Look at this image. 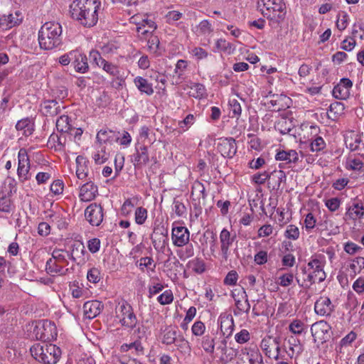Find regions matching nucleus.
<instances>
[{
    "instance_id": "nucleus-1",
    "label": "nucleus",
    "mask_w": 364,
    "mask_h": 364,
    "mask_svg": "<svg viewBox=\"0 0 364 364\" xmlns=\"http://www.w3.org/2000/svg\"><path fill=\"white\" fill-rule=\"evenodd\" d=\"M100 2L97 0H76L70 5L71 17L85 27H92L98 21Z\"/></svg>"
},
{
    "instance_id": "nucleus-2",
    "label": "nucleus",
    "mask_w": 364,
    "mask_h": 364,
    "mask_svg": "<svg viewBox=\"0 0 364 364\" xmlns=\"http://www.w3.org/2000/svg\"><path fill=\"white\" fill-rule=\"evenodd\" d=\"M62 26L55 21L45 23L38 31V42L41 49L51 50L62 43Z\"/></svg>"
},
{
    "instance_id": "nucleus-3",
    "label": "nucleus",
    "mask_w": 364,
    "mask_h": 364,
    "mask_svg": "<svg viewBox=\"0 0 364 364\" xmlns=\"http://www.w3.org/2000/svg\"><path fill=\"white\" fill-rule=\"evenodd\" d=\"M31 355L43 364H56L61 356L59 347L51 343H36L30 348Z\"/></svg>"
},
{
    "instance_id": "nucleus-4",
    "label": "nucleus",
    "mask_w": 364,
    "mask_h": 364,
    "mask_svg": "<svg viewBox=\"0 0 364 364\" xmlns=\"http://www.w3.org/2000/svg\"><path fill=\"white\" fill-rule=\"evenodd\" d=\"M307 267L309 271L306 277H303L301 279V275L295 277L298 285L301 287H309L311 284L316 282L320 283L325 280L326 273L323 270V262L318 259H313L311 260Z\"/></svg>"
},
{
    "instance_id": "nucleus-5",
    "label": "nucleus",
    "mask_w": 364,
    "mask_h": 364,
    "mask_svg": "<svg viewBox=\"0 0 364 364\" xmlns=\"http://www.w3.org/2000/svg\"><path fill=\"white\" fill-rule=\"evenodd\" d=\"M263 4L262 15L268 18L271 25H278L286 14V5L283 0H260Z\"/></svg>"
},
{
    "instance_id": "nucleus-6",
    "label": "nucleus",
    "mask_w": 364,
    "mask_h": 364,
    "mask_svg": "<svg viewBox=\"0 0 364 364\" xmlns=\"http://www.w3.org/2000/svg\"><path fill=\"white\" fill-rule=\"evenodd\" d=\"M33 324L32 334L36 340H41L46 343L56 338L57 329L54 323L48 320H42L36 321Z\"/></svg>"
},
{
    "instance_id": "nucleus-7",
    "label": "nucleus",
    "mask_w": 364,
    "mask_h": 364,
    "mask_svg": "<svg viewBox=\"0 0 364 364\" xmlns=\"http://www.w3.org/2000/svg\"><path fill=\"white\" fill-rule=\"evenodd\" d=\"M68 264L64 252L62 250H55L52 253V257L50 258L46 265V272L50 275L56 274H65L68 269L64 270L63 264Z\"/></svg>"
},
{
    "instance_id": "nucleus-8",
    "label": "nucleus",
    "mask_w": 364,
    "mask_h": 364,
    "mask_svg": "<svg viewBox=\"0 0 364 364\" xmlns=\"http://www.w3.org/2000/svg\"><path fill=\"white\" fill-rule=\"evenodd\" d=\"M117 316L123 326L133 328L136 326L137 318L134 314L132 307L127 302L119 304L116 309Z\"/></svg>"
},
{
    "instance_id": "nucleus-9",
    "label": "nucleus",
    "mask_w": 364,
    "mask_h": 364,
    "mask_svg": "<svg viewBox=\"0 0 364 364\" xmlns=\"http://www.w3.org/2000/svg\"><path fill=\"white\" fill-rule=\"evenodd\" d=\"M311 333L315 343L323 344L330 339L331 327L326 321H319L311 325Z\"/></svg>"
},
{
    "instance_id": "nucleus-10",
    "label": "nucleus",
    "mask_w": 364,
    "mask_h": 364,
    "mask_svg": "<svg viewBox=\"0 0 364 364\" xmlns=\"http://www.w3.org/2000/svg\"><path fill=\"white\" fill-rule=\"evenodd\" d=\"M85 217L91 225H100L104 217L102 207L96 203L90 204L85 210Z\"/></svg>"
},
{
    "instance_id": "nucleus-11",
    "label": "nucleus",
    "mask_w": 364,
    "mask_h": 364,
    "mask_svg": "<svg viewBox=\"0 0 364 364\" xmlns=\"http://www.w3.org/2000/svg\"><path fill=\"white\" fill-rule=\"evenodd\" d=\"M279 338L271 337L264 338L261 342V348L269 358L279 360Z\"/></svg>"
},
{
    "instance_id": "nucleus-12",
    "label": "nucleus",
    "mask_w": 364,
    "mask_h": 364,
    "mask_svg": "<svg viewBox=\"0 0 364 364\" xmlns=\"http://www.w3.org/2000/svg\"><path fill=\"white\" fill-rule=\"evenodd\" d=\"M352 87L353 82L350 79L342 78L339 83L334 86L332 91L333 96L338 100H347L350 96Z\"/></svg>"
},
{
    "instance_id": "nucleus-13",
    "label": "nucleus",
    "mask_w": 364,
    "mask_h": 364,
    "mask_svg": "<svg viewBox=\"0 0 364 364\" xmlns=\"http://www.w3.org/2000/svg\"><path fill=\"white\" fill-rule=\"evenodd\" d=\"M18 166L17 169V174L18 178L22 181H26L28 178V174L30 169L29 159L27 151L25 149H21L18 154Z\"/></svg>"
},
{
    "instance_id": "nucleus-14",
    "label": "nucleus",
    "mask_w": 364,
    "mask_h": 364,
    "mask_svg": "<svg viewBox=\"0 0 364 364\" xmlns=\"http://www.w3.org/2000/svg\"><path fill=\"white\" fill-rule=\"evenodd\" d=\"M218 151L223 157L232 158L237 152V145L233 138L220 139L217 146Z\"/></svg>"
},
{
    "instance_id": "nucleus-15",
    "label": "nucleus",
    "mask_w": 364,
    "mask_h": 364,
    "mask_svg": "<svg viewBox=\"0 0 364 364\" xmlns=\"http://www.w3.org/2000/svg\"><path fill=\"white\" fill-rule=\"evenodd\" d=\"M171 237L173 244L176 247H183L190 240V232L183 226L174 227L172 229Z\"/></svg>"
},
{
    "instance_id": "nucleus-16",
    "label": "nucleus",
    "mask_w": 364,
    "mask_h": 364,
    "mask_svg": "<svg viewBox=\"0 0 364 364\" xmlns=\"http://www.w3.org/2000/svg\"><path fill=\"white\" fill-rule=\"evenodd\" d=\"M314 311L316 314L321 316H329L334 311V306L327 296H321L314 304Z\"/></svg>"
},
{
    "instance_id": "nucleus-17",
    "label": "nucleus",
    "mask_w": 364,
    "mask_h": 364,
    "mask_svg": "<svg viewBox=\"0 0 364 364\" xmlns=\"http://www.w3.org/2000/svg\"><path fill=\"white\" fill-rule=\"evenodd\" d=\"M236 235H232L227 229H223L220 234V250L223 257L227 260L230 255L229 247L232 245Z\"/></svg>"
},
{
    "instance_id": "nucleus-18",
    "label": "nucleus",
    "mask_w": 364,
    "mask_h": 364,
    "mask_svg": "<svg viewBox=\"0 0 364 364\" xmlns=\"http://www.w3.org/2000/svg\"><path fill=\"white\" fill-rule=\"evenodd\" d=\"M97 194L98 188L92 181H88L80 187L79 198L82 201H91L96 198Z\"/></svg>"
},
{
    "instance_id": "nucleus-19",
    "label": "nucleus",
    "mask_w": 364,
    "mask_h": 364,
    "mask_svg": "<svg viewBox=\"0 0 364 364\" xmlns=\"http://www.w3.org/2000/svg\"><path fill=\"white\" fill-rule=\"evenodd\" d=\"M60 103L55 100L44 101L41 105V111L42 114L46 117H53L62 111Z\"/></svg>"
},
{
    "instance_id": "nucleus-20",
    "label": "nucleus",
    "mask_w": 364,
    "mask_h": 364,
    "mask_svg": "<svg viewBox=\"0 0 364 364\" xmlns=\"http://www.w3.org/2000/svg\"><path fill=\"white\" fill-rule=\"evenodd\" d=\"M103 309L102 302L97 300L87 301L83 305V312L86 318L92 319L98 316Z\"/></svg>"
},
{
    "instance_id": "nucleus-21",
    "label": "nucleus",
    "mask_w": 364,
    "mask_h": 364,
    "mask_svg": "<svg viewBox=\"0 0 364 364\" xmlns=\"http://www.w3.org/2000/svg\"><path fill=\"white\" fill-rule=\"evenodd\" d=\"M23 19L22 13L20 11H16L14 14H10L7 16H3L0 18V26L3 29H9L19 25Z\"/></svg>"
},
{
    "instance_id": "nucleus-22",
    "label": "nucleus",
    "mask_w": 364,
    "mask_h": 364,
    "mask_svg": "<svg viewBox=\"0 0 364 364\" xmlns=\"http://www.w3.org/2000/svg\"><path fill=\"white\" fill-rule=\"evenodd\" d=\"M72 65L76 72L85 73L89 70L87 56L78 50H75Z\"/></svg>"
},
{
    "instance_id": "nucleus-23",
    "label": "nucleus",
    "mask_w": 364,
    "mask_h": 364,
    "mask_svg": "<svg viewBox=\"0 0 364 364\" xmlns=\"http://www.w3.org/2000/svg\"><path fill=\"white\" fill-rule=\"evenodd\" d=\"M364 215V205L362 203H353L352 205H350L346 214L344 219L347 220H355L357 219L361 218Z\"/></svg>"
},
{
    "instance_id": "nucleus-24",
    "label": "nucleus",
    "mask_w": 364,
    "mask_h": 364,
    "mask_svg": "<svg viewBox=\"0 0 364 364\" xmlns=\"http://www.w3.org/2000/svg\"><path fill=\"white\" fill-rule=\"evenodd\" d=\"M135 167L144 166L149 162V156L147 146L145 145L136 148V154L134 155Z\"/></svg>"
},
{
    "instance_id": "nucleus-25",
    "label": "nucleus",
    "mask_w": 364,
    "mask_h": 364,
    "mask_svg": "<svg viewBox=\"0 0 364 364\" xmlns=\"http://www.w3.org/2000/svg\"><path fill=\"white\" fill-rule=\"evenodd\" d=\"M76 176L80 180L85 179L88 175V168L86 158L82 156H77L76 158Z\"/></svg>"
},
{
    "instance_id": "nucleus-26",
    "label": "nucleus",
    "mask_w": 364,
    "mask_h": 364,
    "mask_svg": "<svg viewBox=\"0 0 364 364\" xmlns=\"http://www.w3.org/2000/svg\"><path fill=\"white\" fill-rule=\"evenodd\" d=\"M123 351L128 352L127 355H133V357L139 356L144 355V348L141 346V342L134 341L129 344H124L121 347Z\"/></svg>"
},
{
    "instance_id": "nucleus-27",
    "label": "nucleus",
    "mask_w": 364,
    "mask_h": 364,
    "mask_svg": "<svg viewBox=\"0 0 364 364\" xmlns=\"http://www.w3.org/2000/svg\"><path fill=\"white\" fill-rule=\"evenodd\" d=\"M287 342L289 347V351H286V353L290 358H292L295 353L299 355L302 353L303 348L298 338L291 336L288 338Z\"/></svg>"
},
{
    "instance_id": "nucleus-28",
    "label": "nucleus",
    "mask_w": 364,
    "mask_h": 364,
    "mask_svg": "<svg viewBox=\"0 0 364 364\" xmlns=\"http://www.w3.org/2000/svg\"><path fill=\"white\" fill-rule=\"evenodd\" d=\"M275 159L277 161H286L287 163H296L299 161V156L295 150H282L277 152Z\"/></svg>"
},
{
    "instance_id": "nucleus-29",
    "label": "nucleus",
    "mask_w": 364,
    "mask_h": 364,
    "mask_svg": "<svg viewBox=\"0 0 364 364\" xmlns=\"http://www.w3.org/2000/svg\"><path fill=\"white\" fill-rule=\"evenodd\" d=\"M226 344L227 341L225 340H223L221 346L218 348V349H220L222 353L220 360L225 363L232 360L237 355L236 350L232 348H228Z\"/></svg>"
},
{
    "instance_id": "nucleus-30",
    "label": "nucleus",
    "mask_w": 364,
    "mask_h": 364,
    "mask_svg": "<svg viewBox=\"0 0 364 364\" xmlns=\"http://www.w3.org/2000/svg\"><path fill=\"white\" fill-rule=\"evenodd\" d=\"M345 106L343 103L340 102H334L331 104L328 116L329 119L333 120L337 119L340 116L344 114Z\"/></svg>"
},
{
    "instance_id": "nucleus-31",
    "label": "nucleus",
    "mask_w": 364,
    "mask_h": 364,
    "mask_svg": "<svg viewBox=\"0 0 364 364\" xmlns=\"http://www.w3.org/2000/svg\"><path fill=\"white\" fill-rule=\"evenodd\" d=\"M72 127L68 115H60L56 121L57 130L61 133L72 134Z\"/></svg>"
},
{
    "instance_id": "nucleus-32",
    "label": "nucleus",
    "mask_w": 364,
    "mask_h": 364,
    "mask_svg": "<svg viewBox=\"0 0 364 364\" xmlns=\"http://www.w3.org/2000/svg\"><path fill=\"white\" fill-rule=\"evenodd\" d=\"M136 87L144 93L147 95H151L154 93V89L152 85L149 83L148 80L142 77H136L134 80Z\"/></svg>"
},
{
    "instance_id": "nucleus-33",
    "label": "nucleus",
    "mask_w": 364,
    "mask_h": 364,
    "mask_svg": "<svg viewBox=\"0 0 364 364\" xmlns=\"http://www.w3.org/2000/svg\"><path fill=\"white\" fill-rule=\"evenodd\" d=\"M17 130L23 131L25 136H30L33 132V124L29 118H25L19 120L16 124Z\"/></svg>"
},
{
    "instance_id": "nucleus-34",
    "label": "nucleus",
    "mask_w": 364,
    "mask_h": 364,
    "mask_svg": "<svg viewBox=\"0 0 364 364\" xmlns=\"http://www.w3.org/2000/svg\"><path fill=\"white\" fill-rule=\"evenodd\" d=\"M243 355L242 359H245L248 364H264L262 355L257 350H251Z\"/></svg>"
},
{
    "instance_id": "nucleus-35",
    "label": "nucleus",
    "mask_w": 364,
    "mask_h": 364,
    "mask_svg": "<svg viewBox=\"0 0 364 364\" xmlns=\"http://www.w3.org/2000/svg\"><path fill=\"white\" fill-rule=\"evenodd\" d=\"M274 182V189L279 190L281 184L286 181L287 176L285 173L282 170H274L270 172V178Z\"/></svg>"
},
{
    "instance_id": "nucleus-36",
    "label": "nucleus",
    "mask_w": 364,
    "mask_h": 364,
    "mask_svg": "<svg viewBox=\"0 0 364 364\" xmlns=\"http://www.w3.org/2000/svg\"><path fill=\"white\" fill-rule=\"evenodd\" d=\"M177 350L182 354H190L191 346L187 340L181 335H179L173 343Z\"/></svg>"
},
{
    "instance_id": "nucleus-37",
    "label": "nucleus",
    "mask_w": 364,
    "mask_h": 364,
    "mask_svg": "<svg viewBox=\"0 0 364 364\" xmlns=\"http://www.w3.org/2000/svg\"><path fill=\"white\" fill-rule=\"evenodd\" d=\"M178 336L176 329L171 327L166 328L163 334L162 343L166 345L173 344Z\"/></svg>"
},
{
    "instance_id": "nucleus-38",
    "label": "nucleus",
    "mask_w": 364,
    "mask_h": 364,
    "mask_svg": "<svg viewBox=\"0 0 364 364\" xmlns=\"http://www.w3.org/2000/svg\"><path fill=\"white\" fill-rule=\"evenodd\" d=\"M234 327L232 317L229 318L227 316L225 318H222L220 321V330L224 336L228 338L231 336Z\"/></svg>"
},
{
    "instance_id": "nucleus-39",
    "label": "nucleus",
    "mask_w": 364,
    "mask_h": 364,
    "mask_svg": "<svg viewBox=\"0 0 364 364\" xmlns=\"http://www.w3.org/2000/svg\"><path fill=\"white\" fill-rule=\"evenodd\" d=\"M187 267L198 274H202L205 270V262L199 257L190 260L187 264Z\"/></svg>"
},
{
    "instance_id": "nucleus-40",
    "label": "nucleus",
    "mask_w": 364,
    "mask_h": 364,
    "mask_svg": "<svg viewBox=\"0 0 364 364\" xmlns=\"http://www.w3.org/2000/svg\"><path fill=\"white\" fill-rule=\"evenodd\" d=\"M275 128L281 134H286L291 130V123L285 118H282L276 122Z\"/></svg>"
},
{
    "instance_id": "nucleus-41",
    "label": "nucleus",
    "mask_w": 364,
    "mask_h": 364,
    "mask_svg": "<svg viewBox=\"0 0 364 364\" xmlns=\"http://www.w3.org/2000/svg\"><path fill=\"white\" fill-rule=\"evenodd\" d=\"M185 247L177 252V255L181 260H186L194 255V248L192 244H186Z\"/></svg>"
},
{
    "instance_id": "nucleus-42",
    "label": "nucleus",
    "mask_w": 364,
    "mask_h": 364,
    "mask_svg": "<svg viewBox=\"0 0 364 364\" xmlns=\"http://www.w3.org/2000/svg\"><path fill=\"white\" fill-rule=\"evenodd\" d=\"M14 209V205L9 196H4L0 198V211L11 213Z\"/></svg>"
},
{
    "instance_id": "nucleus-43",
    "label": "nucleus",
    "mask_w": 364,
    "mask_h": 364,
    "mask_svg": "<svg viewBox=\"0 0 364 364\" xmlns=\"http://www.w3.org/2000/svg\"><path fill=\"white\" fill-rule=\"evenodd\" d=\"M311 140L309 146L313 152L322 151L326 147V143L321 136H316L315 139Z\"/></svg>"
},
{
    "instance_id": "nucleus-44",
    "label": "nucleus",
    "mask_w": 364,
    "mask_h": 364,
    "mask_svg": "<svg viewBox=\"0 0 364 364\" xmlns=\"http://www.w3.org/2000/svg\"><path fill=\"white\" fill-rule=\"evenodd\" d=\"M48 143L53 144L56 149L60 150L64 147L66 143V138L65 136H59L57 134H53L49 137Z\"/></svg>"
},
{
    "instance_id": "nucleus-45",
    "label": "nucleus",
    "mask_w": 364,
    "mask_h": 364,
    "mask_svg": "<svg viewBox=\"0 0 364 364\" xmlns=\"http://www.w3.org/2000/svg\"><path fill=\"white\" fill-rule=\"evenodd\" d=\"M243 294L244 296L242 297L245 299V301L242 302L240 300H236L235 305L237 306V310L240 312H245L246 314H248L250 310V304L249 303L247 294L245 291H243Z\"/></svg>"
},
{
    "instance_id": "nucleus-46",
    "label": "nucleus",
    "mask_w": 364,
    "mask_h": 364,
    "mask_svg": "<svg viewBox=\"0 0 364 364\" xmlns=\"http://www.w3.org/2000/svg\"><path fill=\"white\" fill-rule=\"evenodd\" d=\"M202 348L205 352L213 353L215 349L214 339L208 335L205 336L202 340Z\"/></svg>"
},
{
    "instance_id": "nucleus-47",
    "label": "nucleus",
    "mask_w": 364,
    "mask_h": 364,
    "mask_svg": "<svg viewBox=\"0 0 364 364\" xmlns=\"http://www.w3.org/2000/svg\"><path fill=\"white\" fill-rule=\"evenodd\" d=\"M147 218V210L143 207H139L135 210V222L138 225H142Z\"/></svg>"
},
{
    "instance_id": "nucleus-48",
    "label": "nucleus",
    "mask_w": 364,
    "mask_h": 364,
    "mask_svg": "<svg viewBox=\"0 0 364 364\" xmlns=\"http://www.w3.org/2000/svg\"><path fill=\"white\" fill-rule=\"evenodd\" d=\"M90 60L92 65H96L99 68H101V65L105 62V59H103L100 55V53L96 50H92L90 52Z\"/></svg>"
},
{
    "instance_id": "nucleus-49",
    "label": "nucleus",
    "mask_w": 364,
    "mask_h": 364,
    "mask_svg": "<svg viewBox=\"0 0 364 364\" xmlns=\"http://www.w3.org/2000/svg\"><path fill=\"white\" fill-rule=\"evenodd\" d=\"M229 105L230 112L232 113V117H236L237 119L240 117L242 108L240 102L236 99L230 100Z\"/></svg>"
},
{
    "instance_id": "nucleus-50",
    "label": "nucleus",
    "mask_w": 364,
    "mask_h": 364,
    "mask_svg": "<svg viewBox=\"0 0 364 364\" xmlns=\"http://www.w3.org/2000/svg\"><path fill=\"white\" fill-rule=\"evenodd\" d=\"M157 300L161 305L171 304L173 300V296L171 291L166 290L163 294L158 296Z\"/></svg>"
},
{
    "instance_id": "nucleus-51",
    "label": "nucleus",
    "mask_w": 364,
    "mask_h": 364,
    "mask_svg": "<svg viewBox=\"0 0 364 364\" xmlns=\"http://www.w3.org/2000/svg\"><path fill=\"white\" fill-rule=\"evenodd\" d=\"M304 323L299 320L293 321L289 326V331L294 334L299 335L303 332Z\"/></svg>"
},
{
    "instance_id": "nucleus-52",
    "label": "nucleus",
    "mask_w": 364,
    "mask_h": 364,
    "mask_svg": "<svg viewBox=\"0 0 364 364\" xmlns=\"http://www.w3.org/2000/svg\"><path fill=\"white\" fill-rule=\"evenodd\" d=\"M191 89L192 90V93L191 94L195 98H201L205 93V87L200 83H194Z\"/></svg>"
},
{
    "instance_id": "nucleus-53",
    "label": "nucleus",
    "mask_w": 364,
    "mask_h": 364,
    "mask_svg": "<svg viewBox=\"0 0 364 364\" xmlns=\"http://www.w3.org/2000/svg\"><path fill=\"white\" fill-rule=\"evenodd\" d=\"M237 272L235 270H231L227 274L223 282L225 285L234 286L237 284Z\"/></svg>"
},
{
    "instance_id": "nucleus-54",
    "label": "nucleus",
    "mask_w": 364,
    "mask_h": 364,
    "mask_svg": "<svg viewBox=\"0 0 364 364\" xmlns=\"http://www.w3.org/2000/svg\"><path fill=\"white\" fill-rule=\"evenodd\" d=\"M87 278L89 282H92L94 284L97 283L100 280V271L96 268L92 267L91 268L87 274Z\"/></svg>"
},
{
    "instance_id": "nucleus-55",
    "label": "nucleus",
    "mask_w": 364,
    "mask_h": 364,
    "mask_svg": "<svg viewBox=\"0 0 364 364\" xmlns=\"http://www.w3.org/2000/svg\"><path fill=\"white\" fill-rule=\"evenodd\" d=\"M294 277V276L292 273L284 274L279 277V284L283 287H287L293 283Z\"/></svg>"
},
{
    "instance_id": "nucleus-56",
    "label": "nucleus",
    "mask_w": 364,
    "mask_h": 364,
    "mask_svg": "<svg viewBox=\"0 0 364 364\" xmlns=\"http://www.w3.org/2000/svg\"><path fill=\"white\" fill-rule=\"evenodd\" d=\"M112 133L111 130L101 129L100 130L96 136L97 141L100 144H105L109 140L110 134Z\"/></svg>"
},
{
    "instance_id": "nucleus-57",
    "label": "nucleus",
    "mask_w": 364,
    "mask_h": 364,
    "mask_svg": "<svg viewBox=\"0 0 364 364\" xmlns=\"http://www.w3.org/2000/svg\"><path fill=\"white\" fill-rule=\"evenodd\" d=\"M198 29L200 34H210L213 32V28L208 20H203L198 26Z\"/></svg>"
},
{
    "instance_id": "nucleus-58",
    "label": "nucleus",
    "mask_w": 364,
    "mask_h": 364,
    "mask_svg": "<svg viewBox=\"0 0 364 364\" xmlns=\"http://www.w3.org/2000/svg\"><path fill=\"white\" fill-rule=\"evenodd\" d=\"M285 236L289 239L296 240L299 236L298 228L294 225H288L285 232Z\"/></svg>"
},
{
    "instance_id": "nucleus-59",
    "label": "nucleus",
    "mask_w": 364,
    "mask_h": 364,
    "mask_svg": "<svg viewBox=\"0 0 364 364\" xmlns=\"http://www.w3.org/2000/svg\"><path fill=\"white\" fill-rule=\"evenodd\" d=\"M205 330V324L200 321H196L191 328L193 334L196 336H202L204 333Z\"/></svg>"
},
{
    "instance_id": "nucleus-60",
    "label": "nucleus",
    "mask_w": 364,
    "mask_h": 364,
    "mask_svg": "<svg viewBox=\"0 0 364 364\" xmlns=\"http://www.w3.org/2000/svg\"><path fill=\"white\" fill-rule=\"evenodd\" d=\"M343 249L346 253L353 255L361 250L362 247L353 242H348L345 243Z\"/></svg>"
},
{
    "instance_id": "nucleus-61",
    "label": "nucleus",
    "mask_w": 364,
    "mask_h": 364,
    "mask_svg": "<svg viewBox=\"0 0 364 364\" xmlns=\"http://www.w3.org/2000/svg\"><path fill=\"white\" fill-rule=\"evenodd\" d=\"M147 43L149 49L151 52H157L160 44V41L158 36L151 35L149 38Z\"/></svg>"
},
{
    "instance_id": "nucleus-62",
    "label": "nucleus",
    "mask_w": 364,
    "mask_h": 364,
    "mask_svg": "<svg viewBox=\"0 0 364 364\" xmlns=\"http://www.w3.org/2000/svg\"><path fill=\"white\" fill-rule=\"evenodd\" d=\"M270 178V173L264 171L263 173H258L253 176L252 181L257 184H264L267 179Z\"/></svg>"
},
{
    "instance_id": "nucleus-63",
    "label": "nucleus",
    "mask_w": 364,
    "mask_h": 364,
    "mask_svg": "<svg viewBox=\"0 0 364 364\" xmlns=\"http://www.w3.org/2000/svg\"><path fill=\"white\" fill-rule=\"evenodd\" d=\"M154 260L151 257H141L137 262L136 265L139 267L140 270L144 272V268H149L153 264Z\"/></svg>"
},
{
    "instance_id": "nucleus-64",
    "label": "nucleus",
    "mask_w": 364,
    "mask_h": 364,
    "mask_svg": "<svg viewBox=\"0 0 364 364\" xmlns=\"http://www.w3.org/2000/svg\"><path fill=\"white\" fill-rule=\"evenodd\" d=\"M353 289L358 294H363L364 292V278L359 277L357 279L353 284Z\"/></svg>"
}]
</instances>
